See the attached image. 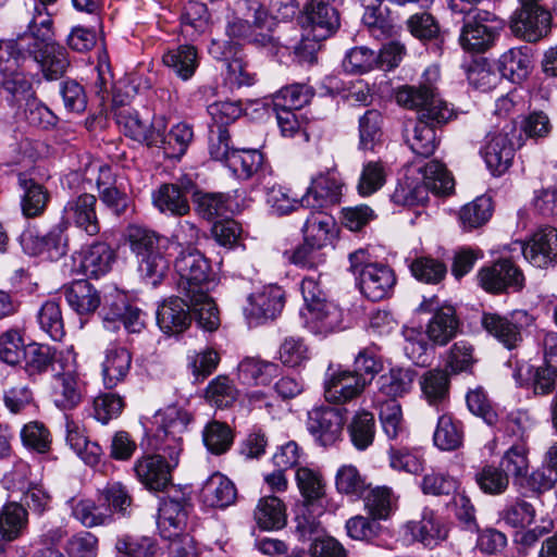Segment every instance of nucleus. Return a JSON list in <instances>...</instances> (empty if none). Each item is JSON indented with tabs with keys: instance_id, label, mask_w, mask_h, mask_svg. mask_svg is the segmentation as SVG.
<instances>
[{
	"instance_id": "1",
	"label": "nucleus",
	"mask_w": 557,
	"mask_h": 557,
	"mask_svg": "<svg viewBox=\"0 0 557 557\" xmlns=\"http://www.w3.org/2000/svg\"><path fill=\"white\" fill-rule=\"evenodd\" d=\"M437 78L438 71L428 69L418 86L405 85L395 94L399 106L417 111V121L411 128H406L405 137L412 152L422 158H429L436 149V127L455 116L454 109L437 92Z\"/></svg>"
},
{
	"instance_id": "2",
	"label": "nucleus",
	"mask_w": 557,
	"mask_h": 557,
	"mask_svg": "<svg viewBox=\"0 0 557 557\" xmlns=\"http://www.w3.org/2000/svg\"><path fill=\"white\" fill-rule=\"evenodd\" d=\"M125 242L137 257L138 273L141 277L163 278L169 271V262L163 256L168 239L154 230L129 224L124 232Z\"/></svg>"
},
{
	"instance_id": "3",
	"label": "nucleus",
	"mask_w": 557,
	"mask_h": 557,
	"mask_svg": "<svg viewBox=\"0 0 557 557\" xmlns=\"http://www.w3.org/2000/svg\"><path fill=\"white\" fill-rule=\"evenodd\" d=\"M419 172L422 173L421 184L401 182L396 186L392 194V200L396 205H423L429 200V191L436 195H449L453 191L454 178L442 162L432 160L419 168Z\"/></svg>"
},
{
	"instance_id": "4",
	"label": "nucleus",
	"mask_w": 557,
	"mask_h": 557,
	"mask_svg": "<svg viewBox=\"0 0 557 557\" xmlns=\"http://www.w3.org/2000/svg\"><path fill=\"white\" fill-rule=\"evenodd\" d=\"M300 290L307 307L306 325L317 335H329L342 330L343 310L325 299L319 281H301Z\"/></svg>"
},
{
	"instance_id": "5",
	"label": "nucleus",
	"mask_w": 557,
	"mask_h": 557,
	"mask_svg": "<svg viewBox=\"0 0 557 557\" xmlns=\"http://www.w3.org/2000/svg\"><path fill=\"white\" fill-rule=\"evenodd\" d=\"M332 0H310L305 8L308 36L299 45L293 46L295 52L305 61H312L315 45L312 41H321L333 34L339 27V14L335 7L331 4Z\"/></svg>"
},
{
	"instance_id": "6",
	"label": "nucleus",
	"mask_w": 557,
	"mask_h": 557,
	"mask_svg": "<svg viewBox=\"0 0 557 557\" xmlns=\"http://www.w3.org/2000/svg\"><path fill=\"white\" fill-rule=\"evenodd\" d=\"M461 21L459 44L470 53L490 50L504 27V21L490 10H476L474 14L461 16Z\"/></svg>"
},
{
	"instance_id": "7",
	"label": "nucleus",
	"mask_w": 557,
	"mask_h": 557,
	"mask_svg": "<svg viewBox=\"0 0 557 557\" xmlns=\"http://www.w3.org/2000/svg\"><path fill=\"white\" fill-rule=\"evenodd\" d=\"M533 319L527 311H515L509 315L495 312H483L481 325L483 330L497 339L507 349H515L523 341L522 330L532 323Z\"/></svg>"
},
{
	"instance_id": "8",
	"label": "nucleus",
	"mask_w": 557,
	"mask_h": 557,
	"mask_svg": "<svg viewBox=\"0 0 557 557\" xmlns=\"http://www.w3.org/2000/svg\"><path fill=\"white\" fill-rule=\"evenodd\" d=\"M67 221L60 218L59 222L42 236L30 231L22 233L20 244L29 256L46 255L48 259L58 260L67 252Z\"/></svg>"
},
{
	"instance_id": "9",
	"label": "nucleus",
	"mask_w": 557,
	"mask_h": 557,
	"mask_svg": "<svg viewBox=\"0 0 557 557\" xmlns=\"http://www.w3.org/2000/svg\"><path fill=\"white\" fill-rule=\"evenodd\" d=\"M244 314L250 325L275 319L285 306V292L276 283L264 284L247 297Z\"/></svg>"
},
{
	"instance_id": "10",
	"label": "nucleus",
	"mask_w": 557,
	"mask_h": 557,
	"mask_svg": "<svg viewBox=\"0 0 557 557\" xmlns=\"http://www.w3.org/2000/svg\"><path fill=\"white\" fill-rule=\"evenodd\" d=\"M269 13L257 1L243 0L238 3L235 15L227 22L226 36L236 42H249L255 28L268 25Z\"/></svg>"
},
{
	"instance_id": "11",
	"label": "nucleus",
	"mask_w": 557,
	"mask_h": 557,
	"mask_svg": "<svg viewBox=\"0 0 557 557\" xmlns=\"http://www.w3.org/2000/svg\"><path fill=\"white\" fill-rule=\"evenodd\" d=\"M41 7L36 8L37 14L28 24L27 32L14 39L0 40V60L9 58L12 51H29L32 46H42L54 42L52 40V18L41 13Z\"/></svg>"
},
{
	"instance_id": "12",
	"label": "nucleus",
	"mask_w": 557,
	"mask_h": 557,
	"mask_svg": "<svg viewBox=\"0 0 557 557\" xmlns=\"http://www.w3.org/2000/svg\"><path fill=\"white\" fill-rule=\"evenodd\" d=\"M178 292L187 299L190 312L203 330L212 332L220 325L218 307L203 289L201 281H178Z\"/></svg>"
},
{
	"instance_id": "13",
	"label": "nucleus",
	"mask_w": 557,
	"mask_h": 557,
	"mask_svg": "<svg viewBox=\"0 0 557 557\" xmlns=\"http://www.w3.org/2000/svg\"><path fill=\"white\" fill-rule=\"evenodd\" d=\"M116 122L125 136L147 147L158 146L161 133L165 128L163 116L153 117L150 123H147L131 108L120 109L116 112Z\"/></svg>"
},
{
	"instance_id": "14",
	"label": "nucleus",
	"mask_w": 557,
	"mask_h": 557,
	"mask_svg": "<svg viewBox=\"0 0 557 557\" xmlns=\"http://www.w3.org/2000/svg\"><path fill=\"white\" fill-rule=\"evenodd\" d=\"M16 58H33L40 66L42 75L48 81L61 78L70 67V59L66 49L57 42L32 46L29 51H12Z\"/></svg>"
},
{
	"instance_id": "15",
	"label": "nucleus",
	"mask_w": 557,
	"mask_h": 557,
	"mask_svg": "<svg viewBox=\"0 0 557 557\" xmlns=\"http://www.w3.org/2000/svg\"><path fill=\"white\" fill-rule=\"evenodd\" d=\"M342 188L343 182L336 170L320 172L311 178L307 191L300 199V205L310 208H325L338 203Z\"/></svg>"
},
{
	"instance_id": "16",
	"label": "nucleus",
	"mask_w": 557,
	"mask_h": 557,
	"mask_svg": "<svg viewBox=\"0 0 557 557\" xmlns=\"http://www.w3.org/2000/svg\"><path fill=\"white\" fill-rule=\"evenodd\" d=\"M162 426L157 436L163 441L161 449L168 454L175 463L182 450V435L186 432L191 421L189 412L177 407H168L162 412Z\"/></svg>"
},
{
	"instance_id": "17",
	"label": "nucleus",
	"mask_w": 557,
	"mask_h": 557,
	"mask_svg": "<svg viewBox=\"0 0 557 557\" xmlns=\"http://www.w3.org/2000/svg\"><path fill=\"white\" fill-rule=\"evenodd\" d=\"M344 412L339 408H314L308 416V430L322 446L336 443L343 432Z\"/></svg>"
},
{
	"instance_id": "18",
	"label": "nucleus",
	"mask_w": 557,
	"mask_h": 557,
	"mask_svg": "<svg viewBox=\"0 0 557 557\" xmlns=\"http://www.w3.org/2000/svg\"><path fill=\"white\" fill-rule=\"evenodd\" d=\"M550 13L543 8H520L510 20V29L515 36L529 42H535L550 30Z\"/></svg>"
},
{
	"instance_id": "19",
	"label": "nucleus",
	"mask_w": 557,
	"mask_h": 557,
	"mask_svg": "<svg viewBox=\"0 0 557 557\" xmlns=\"http://www.w3.org/2000/svg\"><path fill=\"white\" fill-rule=\"evenodd\" d=\"M524 258L535 268L557 264V230L546 226L536 231L528 244L521 245Z\"/></svg>"
},
{
	"instance_id": "20",
	"label": "nucleus",
	"mask_w": 557,
	"mask_h": 557,
	"mask_svg": "<svg viewBox=\"0 0 557 557\" xmlns=\"http://www.w3.org/2000/svg\"><path fill=\"white\" fill-rule=\"evenodd\" d=\"M96 196L83 193L79 196L71 198L63 208L64 220L85 232L89 236H96L100 233L101 225L96 211Z\"/></svg>"
},
{
	"instance_id": "21",
	"label": "nucleus",
	"mask_w": 557,
	"mask_h": 557,
	"mask_svg": "<svg viewBox=\"0 0 557 557\" xmlns=\"http://www.w3.org/2000/svg\"><path fill=\"white\" fill-rule=\"evenodd\" d=\"M368 384L366 376L352 371H335L325 381L324 396L329 403L344 404L361 395Z\"/></svg>"
},
{
	"instance_id": "22",
	"label": "nucleus",
	"mask_w": 557,
	"mask_h": 557,
	"mask_svg": "<svg viewBox=\"0 0 557 557\" xmlns=\"http://www.w3.org/2000/svg\"><path fill=\"white\" fill-rule=\"evenodd\" d=\"M172 459L170 462L160 455H146L138 458L134 463V471L138 481L150 491H162L171 482V470L175 467Z\"/></svg>"
},
{
	"instance_id": "23",
	"label": "nucleus",
	"mask_w": 557,
	"mask_h": 557,
	"mask_svg": "<svg viewBox=\"0 0 557 557\" xmlns=\"http://www.w3.org/2000/svg\"><path fill=\"white\" fill-rule=\"evenodd\" d=\"M513 137L507 133L487 136L481 154L493 175L500 176L511 166L516 152Z\"/></svg>"
},
{
	"instance_id": "24",
	"label": "nucleus",
	"mask_w": 557,
	"mask_h": 557,
	"mask_svg": "<svg viewBox=\"0 0 557 557\" xmlns=\"http://www.w3.org/2000/svg\"><path fill=\"white\" fill-rule=\"evenodd\" d=\"M188 506L187 499L180 492L161 500L157 523L163 537L172 539L183 530L188 516Z\"/></svg>"
},
{
	"instance_id": "25",
	"label": "nucleus",
	"mask_w": 557,
	"mask_h": 557,
	"mask_svg": "<svg viewBox=\"0 0 557 557\" xmlns=\"http://www.w3.org/2000/svg\"><path fill=\"white\" fill-rule=\"evenodd\" d=\"M157 323L165 334H178L191 323L190 306L184 297H170L157 310Z\"/></svg>"
},
{
	"instance_id": "26",
	"label": "nucleus",
	"mask_w": 557,
	"mask_h": 557,
	"mask_svg": "<svg viewBox=\"0 0 557 557\" xmlns=\"http://www.w3.org/2000/svg\"><path fill=\"white\" fill-rule=\"evenodd\" d=\"M461 326L456 308L445 305L437 308L429 320L425 334L430 342L437 346H446L456 337Z\"/></svg>"
},
{
	"instance_id": "27",
	"label": "nucleus",
	"mask_w": 557,
	"mask_h": 557,
	"mask_svg": "<svg viewBox=\"0 0 557 557\" xmlns=\"http://www.w3.org/2000/svg\"><path fill=\"white\" fill-rule=\"evenodd\" d=\"M85 393L83 382L73 372L58 373L51 383L50 397L61 410H72L83 400Z\"/></svg>"
},
{
	"instance_id": "28",
	"label": "nucleus",
	"mask_w": 557,
	"mask_h": 557,
	"mask_svg": "<svg viewBox=\"0 0 557 557\" xmlns=\"http://www.w3.org/2000/svg\"><path fill=\"white\" fill-rule=\"evenodd\" d=\"M16 57L12 53L0 60V72L3 75L1 91L8 94L7 100L10 102L26 98L32 88L30 82L18 71L25 59Z\"/></svg>"
},
{
	"instance_id": "29",
	"label": "nucleus",
	"mask_w": 557,
	"mask_h": 557,
	"mask_svg": "<svg viewBox=\"0 0 557 557\" xmlns=\"http://www.w3.org/2000/svg\"><path fill=\"white\" fill-rule=\"evenodd\" d=\"M17 185L21 190L20 206L23 215L26 218L41 215L50 201L48 189L24 173L17 175Z\"/></svg>"
},
{
	"instance_id": "30",
	"label": "nucleus",
	"mask_w": 557,
	"mask_h": 557,
	"mask_svg": "<svg viewBox=\"0 0 557 557\" xmlns=\"http://www.w3.org/2000/svg\"><path fill=\"white\" fill-rule=\"evenodd\" d=\"M302 233L310 249H320L332 244L336 235V222L332 215L314 211L307 218Z\"/></svg>"
},
{
	"instance_id": "31",
	"label": "nucleus",
	"mask_w": 557,
	"mask_h": 557,
	"mask_svg": "<svg viewBox=\"0 0 557 557\" xmlns=\"http://www.w3.org/2000/svg\"><path fill=\"white\" fill-rule=\"evenodd\" d=\"M404 532L424 546H434L447 536V529L431 510H424L420 520L407 522Z\"/></svg>"
},
{
	"instance_id": "32",
	"label": "nucleus",
	"mask_w": 557,
	"mask_h": 557,
	"mask_svg": "<svg viewBox=\"0 0 557 557\" xmlns=\"http://www.w3.org/2000/svg\"><path fill=\"white\" fill-rule=\"evenodd\" d=\"M132 367V355L124 347L112 346L104 351L101 363L102 381L107 388H114L125 380Z\"/></svg>"
},
{
	"instance_id": "33",
	"label": "nucleus",
	"mask_w": 557,
	"mask_h": 557,
	"mask_svg": "<svg viewBox=\"0 0 557 557\" xmlns=\"http://www.w3.org/2000/svg\"><path fill=\"white\" fill-rule=\"evenodd\" d=\"M416 380L417 371L414 369L395 367L379 377V392L389 398L388 400L396 401L397 398L405 397L413 389Z\"/></svg>"
},
{
	"instance_id": "34",
	"label": "nucleus",
	"mask_w": 557,
	"mask_h": 557,
	"mask_svg": "<svg viewBox=\"0 0 557 557\" xmlns=\"http://www.w3.org/2000/svg\"><path fill=\"white\" fill-rule=\"evenodd\" d=\"M163 64L183 81L191 78L199 66L200 58L195 46L178 45L162 57Z\"/></svg>"
},
{
	"instance_id": "35",
	"label": "nucleus",
	"mask_w": 557,
	"mask_h": 557,
	"mask_svg": "<svg viewBox=\"0 0 557 557\" xmlns=\"http://www.w3.org/2000/svg\"><path fill=\"white\" fill-rule=\"evenodd\" d=\"M211 15L205 3L188 1L181 13V34L194 41L210 28Z\"/></svg>"
},
{
	"instance_id": "36",
	"label": "nucleus",
	"mask_w": 557,
	"mask_h": 557,
	"mask_svg": "<svg viewBox=\"0 0 557 557\" xmlns=\"http://www.w3.org/2000/svg\"><path fill=\"white\" fill-rule=\"evenodd\" d=\"M277 373V364L257 357H246L237 367L238 380L249 386H265Z\"/></svg>"
},
{
	"instance_id": "37",
	"label": "nucleus",
	"mask_w": 557,
	"mask_h": 557,
	"mask_svg": "<svg viewBox=\"0 0 557 557\" xmlns=\"http://www.w3.org/2000/svg\"><path fill=\"white\" fill-rule=\"evenodd\" d=\"M234 483L220 472L213 473L203 484L201 497L210 507L225 508L236 499Z\"/></svg>"
},
{
	"instance_id": "38",
	"label": "nucleus",
	"mask_w": 557,
	"mask_h": 557,
	"mask_svg": "<svg viewBox=\"0 0 557 557\" xmlns=\"http://www.w3.org/2000/svg\"><path fill=\"white\" fill-rule=\"evenodd\" d=\"M114 251L104 243H96L89 247L81 260L79 273L86 278H98L106 275L114 262Z\"/></svg>"
},
{
	"instance_id": "39",
	"label": "nucleus",
	"mask_w": 557,
	"mask_h": 557,
	"mask_svg": "<svg viewBox=\"0 0 557 557\" xmlns=\"http://www.w3.org/2000/svg\"><path fill=\"white\" fill-rule=\"evenodd\" d=\"M65 298L69 306L79 314L96 311L101 302L99 290L89 281H72L65 286Z\"/></svg>"
},
{
	"instance_id": "40",
	"label": "nucleus",
	"mask_w": 557,
	"mask_h": 557,
	"mask_svg": "<svg viewBox=\"0 0 557 557\" xmlns=\"http://www.w3.org/2000/svg\"><path fill=\"white\" fill-rule=\"evenodd\" d=\"M194 139L191 125L181 122L172 126L169 133L166 127L161 133V140L158 141L159 148L164 156L171 159H181L187 151Z\"/></svg>"
},
{
	"instance_id": "41",
	"label": "nucleus",
	"mask_w": 557,
	"mask_h": 557,
	"mask_svg": "<svg viewBox=\"0 0 557 557\" xmlns=\"http://www.w3.org/2000/svg\"><path fill=\"white\" fill-rule=\"evenodd\" d=\"M255 519L263 530H280L286 524V508L275 496L262 497L256 509Z\"/></svg>"
},
{
	"instance_id": "42",
	"label": "nucleus",
	"mask_w": 557,
	"mask_h": 557,
	"mask_svg": "<svg viewBox=\"0 0 557 557\" xmlns=\"http://www.w3.org/2000/svg\"><path fill=\"white\" fill-rule=\"evenodd\" d=\"M111 169L109 166H100L99 176L97 178L99 197L114 214L122 215L127 211L131 200L125 193L111 186Z\"/></svg>"
},
{
	"instance_id": "43",
	"label": "nucleus",
	"mask_w": 557,
	"mask_h": 557,
	"mask_svg": "<svg viewBox=\"0 0 557 557\" xmlns=\"http://www.w3.org/2000/svg\"><path fill=\"white\" fill-rule=\"evenodd\" d=\"M347 431L350 442L358 450H366L374 441L376 424L373 413L361 410L354 414Z\"/></svg>"
},
{
	"instance_id": "44",
	"label": "nucleus",
	"mask_w": 557,
	"mask_h": 557,
	"mask_svg": "<svg viewBox=\"0 0 557 557\" xmlns=\"http://www.w3.org/2000/svg\"><path fill=\"white\" fill-rule=\"evenodd\" d=\"M382 115L377 110H368L359 119V144L362 151H376L383 144Z\"/></svg>"
},
{
	"instance_id": "45",
	"label": "nucleus",
	"mask_w": 557,
	"mask_h": 557,
	"mask_svg": "<svg viewBox=\"0 0 557 557\" xmlns=\"http://www.w3.org/2000/svg\"><path fill=\"white\" fill-rule=\"evenodd\" d=\"M349 272L359 278H387L394 276L393 270L384 262L371 260L364 249L349 255Z\"/></svg>"
},
{
	"instance_id": "46",
	"label": "nucleus",
	"mask_w": 557,
	"mask_h": 557,
	"mask_svg": "<svg viewBox=\"0 0 557 557\" xmlns=\"http://www.w3.org/2000/svg\"><path fill=\"white\" fill-rule=\"evenodd\" d=\"M463 430L459 421L449 414H442L433 434L434 445L441 450H455L462 445Z\"/></svg>"
},
{
	"instance_id": "47",
	"label": "nucleus",
	"mask_w": 557,
	"mask_h": 557,
	"mask_svg": "<svg viewBox=\"0 0 557 557\" xmlns=\"http://www.w3.org/2000/svg\"><path fill=\"white\" fill-rule=\"evenodd\" d=\"M364 506L374 519L385 520L396 509L397 496L387 486H375L364 496Z\"/></svg>"
},
{
	"instance_id": "48",
	"label": "nucleus",
	"mask_w": 557,
	"mask_h": 557,
	"mask_svg": "<svg viewBox=\"0 0 557 557\" xmlns=\"http://www.w3.org/2000/svg\"><path fill=\"white\" fill-rule=\"evenodd\" d=\"M66 442L71 448L89 465L97 463L102 454L101 447L87 440L76 423L66 419Z\"/></svg>"
},
{
	"instance_id": "49",
	"label": "nucleus",
	"mask_w": 557,
	"mask_h": 557,
	"mask_svg": "<svg viewBox=\"0 0 557 557\" xmlns=\"http://www.w3.org/2000/svg\"><path fill=\"white\" fill-rule=\"evenodd\" d=\"M27 525V511L17 503H9L3 506L0 513V534L8 541H13L21 535Z\"/></svg>"
},
{
	"instance_id": "50",
	"label": "nucleus",
	"mask_w": 557,
	"mask_h": 557,
	"mask_svg": "<svg viewBox=\"0 0 557 557\" xmlns=\"http://www.w3.org/2000/svg\"><path fill=\"white\" fill-rule=\"evenodd\" d=\"M73 517L85 528L106 525L112 521L111 509L91 499H82L73 506Z\"/></svg>"
},
{
	"instance_id": "51",
	"label": "nucleus",
	"mask_w": 557,
	"mask_h": 557,
	"mask_svg": "<svg viewBox=\"0 0 557 557\" xmlns=\"http://www.w3.org/2000/svg\"><path fill=\"white\" fill-rule=\"evenodd\" d=\"M479 488L487 495H502L509 486V476L500 467L485 465L474 474Z\"/></svg>"
},
{
	"instance_id": "52",
	"label": "nucleus",
	"mask_w": 557,
	"mask_h": 557,
	"mask_svg": "<svg viewBox=\"0 0 557 557\" xmlns=\"http://www.w3.org/2000/svg\"><path fill=\"white\" fill-rule=\"evenodd\" d=\"M263 156L257 149L237 148L233 151L226 166L239 178L248 180L261 169Z\"/></svg>"
},
{
	"instance_id": "53",
	"label": "nucleus",
	"mask_w": 557,
	"mask_h": 557,
	"mask_svg": "<svg viewBox=\"0 0 557 557\" xmlns=\"http://www.w3.org/2000/svg\"><path fill=\"white\" fill-rule=\"evenodd\" d=\"M530 65L529 55L521 48H511L498 61L502 75L513 83L520 82L528 75Z\"/></svg>"
},
{
	"instance_id": "54",
	"label": "nucleus",
	"mask_w": 557,
	"mask_h": 557,
	"mask_svg": "<svg viewBox=\"0 0 557 557\" xmlns=\"http://www.w3.org/2000/svg\"><path fill=\"white\" fill-rule=\"evenodd\" d=\"M153 203L161 212L173 215H185L190 210L188 199L176 187L169 184L161 185L153 194Z\"/></svg>"
},
{
	"instance_id": "55",
	"label": "nucleus",
	"mask_w": 557,
	"mask_h": 557,
	"mask_svg": "<svg viewBox=\"0 0 557 557\" xmlns=\"http://www.w3.org/2000/svg\"><path fill=\"white\" fill-rule=\"evenodd\" d=\"M420 386L424 397L431 405L440 404L448 395V374L441 369L430 370L421 377Z\"/></svg>"
},
{
	"instance_id": "56",
	"label": "nucleus",
	"mask_w": 557,
	"mask_h": 557,
	"mask_svg": "<svg viewBox=\"0 0 557 557\" xmlns=\"http://www.w3.org/2000/svg\"><path fill=\"white\" fill-rule=\"evenodd\" d=\"M491 215V198L481 196L461 208L459 219L465 230H472L486 223Z\"/></svg>"
},
{
	"instance_id": "57",
	"label": "nucleus",
	"mask_w": 557,
	"mask_h": 557,
	"mask_svg": "<svg viewBox=\"0 0 557 557\" xmlns=\"http://www.w3.org/2000/svg\"><path fill=\"white\" fill-rule=\"evenodd\" d=\"M238 392L232 381L225 375L213 379L206 388L207 401L218 408H227L237 399Z\"/></svg>"
},
{
	"instance_id": "58",
	"label": "nucleus",
	"mask_w": 557,
	"mask_h": 557,
	"mask_svg": "<svg viewBox=\"0 0 557 557\" xmlns=\"http://www.w3.org/2000/svg\"><path fill=\"white\" fill-rule=\"evenodd\" d=\"M228 197L222 193H195V209L206 220L222 216L227 211Z\"/></svg>"
},
{
	"instance_id": "59",
	"label": "nucleus",
	"mask_w": 557,
	"mask_h": 557,
	"mask_svg": "<svg viewBox=\"0 0 557 557\" xmlns=\"http://www.w3.org/2000/svg\"><path fill=\"white\" fill-rule=\"evenodd\" d=\"M25 369L30 374H40L52 368L55 350L47 345L32 344L24 351Z\"/></svg>"
},
{
	"instance_id": "60",
	"label": "nucleus",
	"mask_w": 557,
	"mask_h": 557,
	"mask_svg": "<svg viewBox=\"0 0 557 557\" xmlns=\"http://www.w3.org/2000/svg\"><path fill=\"white\" fill-rule=\"evenodd\" d=\"M499 467L516 481L524 479L529 471L527 446L523 443L512 445L502 457Z\"/></svg>"
},
{
	"instance_id": "61",
	"label": "nucleus",
	"mask_w": 557,
	"mask_h": 557,
	"mask_svg": "<svg viewBox=\"0 0 557 557\" xmlns=\"http://www.w3.org/2000/svg\"><path fill=\"white\" fill-rule=\"evenodd\" d=\"M310 358L309 347L301 337H285L278 349V359L290 368L304 364Z\"/></svg>"
},
{
	"instance_id": "62",
	"label": "nucleus",
	"mask_w": 557,
	"mask_h": 557,
	"mask_svg": "<svg viewBox=\"0 0 557 557\" xmlns=\"http://www.w3.org/2000/svg\"><path fill=\"white\" fill-rule=\"evenodd\" d=\"M206 447L215 455H221L230 449L233 443V434L227 424L212 421L203 431Z\"/></svg>"
},
{
	"instance_id": "63",
	"label": "nucleus",
	"mask_w": 557,
	"mask_h": 557,
	"mask_svg": "<svg viewBox=\"0 0 557 557\" xmlns=\"http://www.w3.org/2000/svg\"><path fill=\"white\" fill-rule=\"evenodd\" d=\"M376 65V52L363 46L350 49L343 60V67L350 74H364Z\"/></svg>"
},
{
	"instance_id": "64",
	"label": "nucleus",
	"mask_w": 557,
	"mask_h": 557,
	"mask_svg": "<svg viewBox=\"0 0 557 557\" xmlns=\"http://www.w3.org/2000/svg\"><path fill=\"white\" fill-rule=\"evenodd\" d=\"M38 322L40 327L53 339L60 341L64 335V324L61 309L55 301H46L39 312Z\"/></svg>"
}]
</instances>
